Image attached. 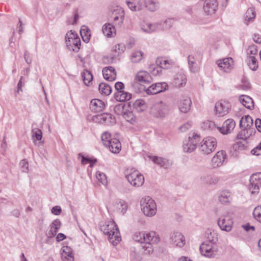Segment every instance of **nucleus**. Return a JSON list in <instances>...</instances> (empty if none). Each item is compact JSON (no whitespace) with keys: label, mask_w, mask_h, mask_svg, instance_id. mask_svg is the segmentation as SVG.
Masks as SVG:
<instances>
[{"label":"nucleus","mask_w":261,"mask_h":261,"mask_svg":"<svg viewBox=\"0 0 261 261\" xmlns=\"http://www.w3.org/2000/svg\"><path fill=\"white\" fill-rule=\"evenodd\" d=\"M101 230L108 236L109 241L113 245H117L121 240L120 233L116 224L114 221L109 222L101 226Z\"/></svg>","instance_id":"obj_1"},{"label":"nucleus","mask_w":261,"mask_h":261,"mask_svg":"<svg viewBox=\"0 0 261 261\" xmlns=\"http://www.w3.org/2000/svg\"><path fill=\"white\" fill-rule=\"evenodd\" d=\"M170 108L165 102L159 101L152 105L150 109V114L153 117L163 119L169 114Z\"/></svg>","instance_id":"obj_2"},{"label":"nucleus","mask_w":261,"mask_h":261,"mask_svg":"<svg viewBox=\"0 0 261 261\" xmlns=\"http://www.w3.org/2000/svg\"><path fill=\"white\" fill-rule=\"evenodd\" d=\"M140 205L142 213L146 216L152 217L156 214L157 211L156 203L149 196L142 198L140 201Z\"/></svg>","instance_id":"obj_3"},{"label":"nucleus","mask_w":261,"mask_h":261,"mask_svg":"<svg viewBox=\"0 0 261 261\" xmlns=\"http://www.w3.org/2000/svg\"><path fill=\"white\" fill-rule=\"evenodd\" d=\"M124 11L120 6L112 8L109 12V17L113 24L117 28H121L124 19Z\"/></svg>","instance_id":"obj_4"},{"label":"nucleus","mask_w":261,"mask_h":261,"mask_svg":"<svg viewBox=\"0 0 261 261\" xmlns=\"http://www.w3.org/2000/svg\"><path fill=\"white\" fill-rule=\"evenodd\" d=\"M65 41L66 45L69 48L71 47L74 51L77 52L79 51L81 42L76 33L72 31L68 32L66 35Z\"/></svg>","instance_id":"obj_5"},{"label":"nucleus","mask_w":261,"mask_h":261,"mask_svg":"<svg viewBox=\"0 0 261 261\" xmlns=\"http://www.w3.org/2000/svg\"><path fill=\"white\" fill-rule=\"evenodd\" d=\"M208 239L211 242H205L202 243L200 246L199 249L202 255L207 257H212L216 255L217 250L211 243L214 240L211 239L210 238Z\"/></svg>","instance_id":"obj_6"},{"label":"nucleus","mask_w":261,"mask_h":261,"mask_svg":"<svg viewBox=\"0 0 261 261\" xmlns=\"http://www.w3.org/2000/svg\"><path fill=\"white\" fill-rule=\"evenodd\" d=\"M101 139L105 147H121V143L118 137H112L107 132L101 135Z\"/></svg>","instance_id":"obj_7"},{"label":"nucleus","mask_w":261,"mask_h":261,"mask_svg":"<svg viewBox=\"0 0 261 261\" xmlns=\"http://www.w3.org/2000/svg\"><path fill=\"white\" fill-rule=\"evenodd\" d=\"M217 224L222 230L229 232L232 229L233 221L229 215L224 214L218 219Z\"/></svg>","instance_id":"obj_8"},{"label":"nucleus","mask_w":261,"mask_h":261,"mask_svg":"<svg viewBox=\"0 0 261 261\" xmlns=\"http://www.w3.org/2000/svg\"><path fill=\"white\" fill-rule=\"evenodd\" d=\"M126 178L129 183L135 187H141L144 182L143 175L137 171H134L126 175Z\"/></svg>","instance_id":"obj_9"},{"label":"nucleus","mask_w":261,"mask_h":261,"mask_svg":"<svg viewBox=\"0 0 261 261\" xmlns=\"http://www.w3.org/2000/svg\"><path fill=\"white\" fill-rule=\"evenodd\" d=\"M168 87L167 84L165 82L158 83L152 84L147 88L144 86L143 90L148 95H153L165 91Z\"/></svg>","instance_id":"obj_10"},{"label":"nucleus","mask_w":261,"mask_h":261,"mask_svg":"<svg viewBox=\"0 0 261 261\" xmlns=\"http://www.w3.org/2000/svg\"><path fill=\"white\" fill-rule=\"evenodd\" d=\"M231 107V104L228 101L221 100L216 103L215 110L219 116H224L229 113Z\"/></svg>","instance_id":"obj_11"},{"label":"nucleus","mask_w":261,"mask_h":261,"mask_svg":"<svg viewBox=\"0 0 261 261\" xmlns=\"http://www.w3.org/2000/svg\"><path fill=\"white\" fill-rule=\"evenodd\" d=\"M250 184L249 190L253 194H257L259 192L261 188V172L253 174L250 178Z\"/></svg>","instance_id":"obj_12"},{"label":"nucleus","mask_w":261,"mask_h":261,"mask_svg":"<svg viewBox=\"0 0 261 261\" xmlns=\"http://www.w3.org/2000/svg\"><path fill=\"white\" fill-rule=\"evenodd\" d=\"M204 1L203 9L206 15H213L215 14L218 8L217 0H203Z\"/></svg>","instance_id":"obj_13"},{"label":"nucleus","mask_w":261,"mask_h":261,"mask_svg":"<svg viewBox=\"0 0 261 261\" xmlns=\"http://www.w3.org/2000/svg\"><path fill=\"white\" fill-rule=\"evenodd\" d=\"M148 157L155 164L160 167L168 169L171 166L172 163L166 158L159 157L155 155H149Z\"/></svg>","instance_id":"obj_14"},{"label":"nucleus","mask_w":261,"mask_h":261,"mask_svg":"<svg viewBox=\"0 0 261 261\" xmlns=\"http://www.w3.org/2000/svg\"><path fill=\"white\" fill-rule=\"evenodd\" d=\"M135 79L141 85L149 84L152 82V78L150 75L144 70L139 71L136 75Z\"/></svg>","instance_id":"obj_15"},{"label":"nucleus","mask_w":261,"mask_h":261,"mask_svg":"<svg viewBox=\"0 0 261 261\" xmlns=\"http://www.w3.org/2000/svg\"><path fill=\"white\" fill-rule=\"evenodd\" d=\"M191 104V99L188 96H183L178 101V109L180 112L187 113L190 110Z\"/></svg>","instance_id":"obj_16"},{"label":"nucleus","mask_w":261,"mask_h":261,"mask_svg":"<svg viewBox=\"0 0 261 261\" xmlns=\"http://www.w3.org/2000/svg\"><path fill=\"white\" fill-rule=\"evenodd\" d=\"M226 156L223 150L219 151L212 159V165L213 168L220 167L224 162Z\"/></svg>","instance_id":"obj_17"},{"label":"nucleus","mask_w":261,"mask_h":261,"mask_svg":"<svg viewBox=\"0 0 261 261\" xmlns=\"http://www.w3.org/2000/svg\"><path fill=\"white\" fill-rule=\"evenodd\" d=\"M171 242L176 246L181 247L185 244L184 236L178 231L173 232L170 236Z\"/></svg>","instance_id":"obj_18"},{"label":"nucleus","mask_w":261,"mask_h":261,"mask_svg":"<svg viewBox=\"0 0 261 261\" xmlns=\"http://www.w3.org/2000/svg\"><path fill=\"white\" fill-rule=\"evenodd\" d=\"M94 121L100 122L106 125H109L114 122V118H112V115L109 113H103L93 117Z\"/></svg>","instance_id":"obj_19"},{"label":"nucleus","mask_w":261,"mask_h":261,"mask_svg":"<svg viewBox=\"0 0 261 261\" xmlns=\"http://www.w3.org/2000/svg\"><path fill=\"white\" fill-rule=\"evenodd\" d=\"M233 61L231 58H225L218 61V67L224 72H229L233 68Z\"/></svg>","instance_id":"obj_20"},{"label":"nucleus","mask_w":261,"mask_h":261,"mask_svg":"<svg viewBox=\"0 0 261 261\" xmlns=\"http://www.w3.org/2000/svg\"><path fill=\"white\" fill-rule=\"evenodd\" d=\"M105 104L103 101L99 99H93L91 100L90 103V109L95 113L102 112L105 108Z\"/></svg>","instance_id":"obj_21"},{"label":"nucleus","mask_w":261,"mask_h":261,"mask_svg":"<svg viewBox=\"0 0 261 261\" xmlns=\"http://www.w3.org/2000/svg\"><path fill=\"white\" fill-rule=\"evenodd\" d=\"M102 74L104 79L109 81H113L116 79V71L112 66L103 68Z\"/></svg>","instance_id":"obj_22"},{"label":"nucleus","mask_w":261,"mask_h":261,"mask_svg":"<svg viewBox=\"0 0 261 261\" xmlns=\"http://www.w3.org/2000/svg\"><path fill=\"white\" fill-rule=\"evenodd\" d=\"M62 261H73L74 256L72 249L68 246H63L61 251Z\"/></svg>","instance_id":"obj_23"},{"label":"nucleus","mask_w":261,"mask_h":261,"mask_svg":"<svg viewBox=\"0 0 261 261\" xmlns=\"http://www.w3.org/2000/svg\"><path fill=\"white\" fill-rule=\"evenodd\" d=\"M200 181L208 185H215L219 181V178L211 174H205L200 177Z\"/></svg>","instance_id":"obj_24"},{"label":"nucleus","mask_w":261,"mask_h":261,"mask_svg":"<svg viewBox=\"0 0 261 261\" xmlns=\"http://www.w3.org/2000/svg\"><path fill=\"white\" fill-rule=\"evenodd\" d=\"M61 223L60 220L56 219L50 225V230L47 233V236L49 238L54 237L58 230L61 227Z\"/></svg>","instance_id":"obj_25"},{"label":"nucleus","mask_w":261,"mask_h":261,"mask_svg":"<svg viewBox=\"0 0 261 261\" xmlns=\"http://www.w3.org/2000/svg\"><path fill=\"white\" fill-rule=\"evenodd\" d=\"M173 82L177 87L185 86L187 82L186 75L182 72H178L174 76Z\"/></svg>","instance_id":"obj_26"},{"label":"nucleus","mask_w":261,"mask_h":261,"mask_svg":"<svg viewBox=\"0 0 261 261\" xmlns=\"http://www.w3.org/2000/svg\"><path fill=\"white\" fill-rule=\"evenodd\" d=\"M246 133H247V130L243 128L238 134L236 138V143L238 144V147H246L247 141L246 137Z\"/></svg>","instance_id":"obj_27"},{"label":"nucleus","mask_w":261,"mask_h":261,"mask_svg":"<svg viewBox=\"0 0 261 261\" xmlns=\"http://www.w3.org/2000/svg\"><path fill=\"white\" fill-rule=\"evenodd\" d=\"M145 243L157 244L160 242V237L155 231H150L145 233Z\"/></svg>","instance_id":"obj_28"},{"label":"nucleus","mask_w":261,"mask_h":261,"mask_svg":"<svg viewBox=\"0 0 261 261\" xmlns=\"http://www.w3.org/2000/svg\"><path fill=\"white\" fill-rule=\"evenodd\" d=\"M240 102L246 108L252 109L254 108V102L252 99L249 96L242 95L240 96Z\"/></svg>","instance_id":"obj_29"},{"label":"nucleus","mask_w":261,"mask_h":261,"mask_svg":"<svg viewBox=\"0 0 261 261\" xmlns=\"http://www.w3.org/2000/svg\"><path fill=\"white\" fill-rule=\"evenodd\" d=\"M132 94L124 91L116 92L115 98L118 101L123 102L130 99Z\"/></svg>","instance_id":"obj_30"},{"label":"nucleus","mask_w":261,"mask_h":261,"mask_svg":"<svg viewBox=\"0 0 261 261\" xmlns=\"http://www.w3.org/2000/svg\"><path fill=\"white\" fill-rule=\"evenodd\" d=\"M253 125V119L249 115L243 117L240 121V127L247 130Z\"/></svg>","instance_id":"obj_31"},{"label":"nucleus","mask_w":261,"mask_h":261,"mask_svg":"<svg viewBox=\"0 0 261 261\" xmlns=\"http://www.w3.org/2000/svg\"><path fill=\"white\" fill-rule=\"evenodd\" d=\"M115 26L111 23H105L102 28L103 34L109 37L112 36L113 33H116Z\"/></svg>","instance_id":"obj_32"},{"label":"nucleus","mask_w":261,"mask_h":261,"mask_svg":"<svg viewBox=\"0 0 261 261\" xmlns=\"http://www.w3.org/2000/svg\"><path fill=\"white\" fill-rule=\"evenodd\" d=\"M158 27L157 23H150L143 22L141 24V28L144 32L146 33H152L154 32Z\"/></svg>","instance_id":"obj_33"},{"label":"nucleus","mask_w":261,"mask_h":261,"mask_svg":"<svg viewBox=\"0 0 261 261\" xmlns=\"http://www.w3.org/2000/svg\"><path fill=\"white\" fill-rule=\"evenodd\" d=\"M231 200V194L227 191L225 190L221 192L219 196V200L222 204H227L230 202Z\"/></svg>","instance_id":"obj_34"},{"label":"nucleus","mask_w":261,"mask_h":261,"mask_svg":"<svg viewBox=\"0 0 261 261\" xmlns=\"http://www.w3.org/2000/svg\"><path fill=\"white\" fill-rule=\"evenodd\" d=\"M133 107L138 112H142L146 110L147 106L144 100L137 99L134 103Z\"/></svg>","instance_id":"obj_35"},{"label":"nucleus","mask_w":261,"mask_h":261,"mask_svg":"<svg viewBox=\"0 0 261 261\" xmlns=\"http://www.w3.org/2000/svg\"><path fill=\"white\" fill-rule=\"evenodd\" d=\"M256 14L254 9L253 8H249L247 9L245 17V23L246 24L252 21L255 17Z\"/></svg>","instance_id":"obj_36"},{"label":"nucleus","mask_w":261,"mask_h":261,"mask_svg":"<svg viewBox=\"0 0 261 261\" xmlns=\"http://www.w3.org/2000/svg\"><path fill=\"white\" fill-rule=\"evenodd\" d=\"M98 89L99 92L105 95H109L112 92V88L108 84L101 83L99 84Z\"/></svg>","instance_id":"obj_37"},{"label":"nucleus","mask_w":261,"mask_h":261,"mask_svg":"<svg viewBox=\"0 0 261 261\" xmlns=\"http://www.w3.org/2000/svg\"><path fill=\"white\" fill-rule=\"evenodd\" d=\"M247 62L248 66L251 70L255 71L258 68V62L254 56L247 57Z\"/></svg>","instance_id":"obj_38"},{"label":"nucleus","mask_w":261,"mask_h":261,"mask_svg":"<svg viewBox=\"0 0 261 261\" xmlns=\"http://www.w3.org/2000/svg\"><path fill=\"white\" fill-rule=\"evenodd\" d=\"M203 144L201 147L205 145V147H216L217 145L216 139L214 137H208L204 138L202 141Z\"/></svg>","instance_id":"obj_39"},{"label":"nucleus","mask_w":261,"mask_h":261,"mask_svg":"<svg viewBox=\"0 0 261 261\" xmlns=\"http://www.w3.org/2000/svg\"><path fill=\"white\" fill-rule=\"evenodd\" d=\"M125 50V46L123 43H119L116 45L112 50L114 57L118 56L123 53Z\"/></svg>","instance_id":"obj_40"},{"label":"nucleus","mask_w":261,"mask_h":261,"mask_svg":"<svg viewBox=\"0 0 261 261\" xmlns=\"http://www.w3.org/2000/svg\"><path fill=\"white\" fill-rule=\"evenodd\" d=\"M145 4L146 7L152 12L156 11L159 8V4L153 0H146Z\"/></svg>","instance_id":"obj_41"},{"label":"nucleus","mask_w":261,"mask_h":261,"mask_svg":"<svg viewBox=\"0 0 261 261\" xmlns=\"http://www.w3.org/2000/svg\"><path fill=\"white\" fill-rule=\"evenodd\" d=\"M79 156H81L82 158L81 163L82 164L85 165L89 163V166L91 168H92L94 166V164L97 162L96 159H91L88 157H85L81 153L79 154Z\"/></svg>","instance_id":"obj_42"},{"label":"nucleus","mask_w":261,"mask_h":261,"mask_svg":"<svg viewBox=\"0 0 261 261\" xmlns=\"http://www.w3.org/2000/svg\"><path fill=\"white\" fill-rule=\"evenodd\" d=\"M82 78L85 84L89 86L93 79L92 73L88 70H85L82 74Z\"/></svg>","instance_id":"obj_43"},{"label":"nucleus","mask_w":261,"mask_h":261,"mask_svg":"<svg viewBox=\"0 0 261 261\" xmlns=\"http://www.w3.org/2000/svg\"><path fill=\"white\" fill-rule=\"evenodd\" d=\"M156 63V64L162 68L169 69L171 67V65L169 62L162 58H158Z\"/></svg>","instance_id":"obj_44"},{"label":"nucleus","mask_w":261,"mask_h":261,"mask_svg":"<svg viewBox=\"0 0 261 261\" xmlns=\"http://www.w3.org/2000/svg\"><path fill=\"white\" fill-rule=\"evenodd\" d=\"M127 207V204L124 201H120L116 204L117 210L123 215L126 212Z\"/></svg>","instance_id":"obj_45"},{"label":"nucleus","mask_w":261,"mask_h":261,"mask_svg":"<svg viewBox=\"0 0 261 261\" xmlns=\"http://www.w3.org/2000/svg\"><path fill=\"white\" fill-rule=\"evenodd\" d=\"M188 61L190 70L192 72H196L198 70V68L196 66V63L195 62V60L194 57L192 56H189L188 58Z\"/></svg>","instance_id":"obj_46"},{"label":"nucleus","mask_w":261,"mask_h":261,"mask_svg":"<svg viewBox=\"0 0 261 261\" xmlns=\"http://www.w3.org/2000/svg\"><path fill=\"white\" fill-rule=\"evenodd\" d=\"M32 136L34 141H35L36 140L40 141L42 138V133L40 129L35 128L32 130Z\"/></svg>","instance_id":"obj_47"},{"label":"nucleus","mask_w":261,"mask_h":261,"mask_svg":"<svg viewBox=\"0 0 261 261\" xmlns=\"http://www.w3.org/2000/svg\"><path fill=\"white\" fill-rule=\"evenodd\" d=\"M143 53L141 51L133 52L131 55V60L133 63H137L141 61L142 58Z\"/></svg>","instance_id":"obj_48"},{"label":"nucleus","mask_w":261,"mask_h":261,"mask_svg":"<svg viewBox=\"0 0 261 261\" xmlns=\"http://www.w3.org/2000/svg\"><path fill=\"white\" fill-rule=\"evenodd\" d=\"M133 238L136 242L141 243H145V233L141 232H136L133 235Z\"/></svg>","instance_id":"obj_49"},{"label":"nucleus","mask_w":261,"mask_h":261,"mask_svg":"<svg viewBox=\"0 0 261 261\" xmlns=\"http://www.w3.org/2000/svg\"><path fill=\"white\" fill-rule=\"evenodd\" d=\"M124 107L125 105L123 103H118L114 107V111L118 115H123L125 113Z\"/></svg>","instance_id":"obj_50"},{"label":"nucleus","mask_w":261,"mask_h":261,"mask_svg":"<svg viewBox=\"0 0 261 261\" xmlns=\"http://www.w3.org/2000/svg\"><path fill=\"white\" fill-rule=\"evenodd\" d=\"M223 124L227 129V130H229L230 132V131L233 130L234 128L236 123L233 119H228L224 122Z\"/></svg>","instance_id":"obj_51"},{"label":"nucleus","mask_w":261,"mask_h":261,"mask_svg":"<svg viewBox=\"0 0 261 261\" xmlns=\"http://www.w3.org/2000/svg\"><path fill=\"white\" fill-rule=\"evenodd\" d=\"M96 177L97 180L103 185L107 184V176L105 173L98 171L96 174Z\"/></svg>","instance_id":"obj_52"},{"label":"nucleus","mask_w":261,"mask_h":261,"mask_svg":"<svg viewBox=\"0 0 261 261\" xmlns=\"http://www.w3.org/2000/svg\"><path fill=\"white\" fill-rule=\"evenodd\" d=\"M200 141V136L194 135L192 138L189 137L190 147H198V142Z\"/></svg>","instance_id":"obj_53"},{"label":"nucleus","mask_w":261,"mask_h":261,"mask_svg":"<svg viewBox=\"0 0 261 261\" xmlns=\"http://www.w3.org/2000/svg\"><path fill=\"white\" fill-rule=\"evenodd\" d=\"M255 219L261 223V206L256 207L253 212Z\"/></svg>","instance_id":"obj_54"},{"label":"nucleus","mask_w":261,"mask_h":261,"mask_svg":"<svg viewBox=\"0 0 261 261\" xmlns=\"http://www.w3.org/2000/svg\"><path fill=\"white\" fill-rule=\"evenodd\" d=\"M19 165L21 170L23 172L28 173L29 172V163L27 160L23 159L21 160Z\"/></svg>","instance_id":"obj_55"},{"label":"nucleus","mask_w":261,"mask_h":261,"mask_svg":"<svg viewBox=\"0 0 261 261\" xmlns=\"http://www.w3.org/2000/svg\"><path fill=\"white\" fill-rule=\"evenodd\" d=\"M215 127V123L212 121L209 120L204 121L202 126V127L205 129H213Z\"/></svg>","instance_id":"obj_56"},{"label":"nucleus","mask_w":261,"mask_h":261,"mask_svg":"<svg viewBox=\"0 0 261 261\" xmlns=\"http://www.w3.org/2000/svg\"><path fill=\"white\" fill-rule=\"evenodd\" d=\"M152 244L145 243L142 246V248L144 249V252L146 254H150L153 252V248L151 245Z\"/></svg>","instance_id":"obj_57"},{"label":"nucleus","mask_w":261,"mask_h":261,"mask_svg":"<svg viewBox=\"0 0 261 261\" xmlns=\"http://www.w3.org/2000/svg\"><path fill=\"white\" fill-rule=\"evenodd\" d=\"M126 4L128 8L133 11H140L141 10L140 6H137L134 3L126 1Z\"/></svg>","instance_id":"obj_58"},{"label":"nucleus","mask_w":261,"mask_h":261,"mask_svg":"<svg viewBox=\"0 0 261 261\" xmlns=\"http://www.w3.org/2000/svg\"><path fill=\"white\" fill-rule=\"evenodd\" d=\"M192 125V122L191 121H188L187 123L182 125L179 128V129L181 132H185L189 129H190Z\"/></svg>","instance_id":"obj_59"},{"label":"nucleus","mask_w":261,"mask_h":261,"mask_svg":"<svg viewBox=\"0 0 261 261\" xmlns=\"http://www.w3.org/2000/svg\"><path fill=\"white\" fill-rule=\"evenodd\" d=\"M257 53V50L255 45L249 46L247 49V55H255Z\"/></svg>","instance_id":"obj_60"},{"label":"nucleus","mask_w":261,"mask_h":261,"mask_svg":"<svg viewBox=\"0 0 261 261\" xmlns=\"http://www.w3.org/2000/svg\"><path fill=\"white\" fill-rule=\"evenodd\" d=\"M85 30L84 29H83L81 31V36H82V37L83 38V40L84 42H88L90 40V32L89 31H86L85 32H84V36L83 35V32Z\"/></svg>","instance_id":"obj_61"},{"label":"nucleus","mask_w":261,"mask_h":261,"mask_svg":"<svg viewBox=\"0 0 261 261\" xmlns=\"http://www.w3.org/2000/svg\"><path fill=\"white\" fill-rule=\"evenodd\" d=\"M25 84V81L24 80V78L23 76H21L19 81L17 84V92L19 93V91H22V87L24 86Z\"/></svg>","instance_id":"obj_62"},{"label":"nucleus","mask_w":261,"mask_h":261,"mask_svg":"<svg viewBox=\"0 0 261 261\" xmlns=\"http://www.w3.org/2000/svg\"><path fill=\"white\" fill-rule=\"evenodd\" d=\"M115 88L116 92L124 91V85L122 82H118L115 85Z\"/></svg>","instance_id":"obj_63"},{"label":"nucleus","mask_w":261,"mask_h":261,"mask_svg":"<svg viewBox=\"0 0 261 261\" xmlns=\"http://www.w3.org/2000/svg\"><path fill=\"white\" fill-rule=\"evenodd\" d=\"M61 212V208L59 206H55L51 209V213L55 215H59Z\"/></svg>","instance_id":"obj_64"}]
</instances>
